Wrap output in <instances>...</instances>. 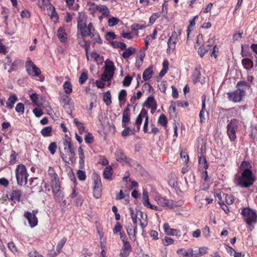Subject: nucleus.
<instances>
[{"label":"nucleus","instance_id":"39","mask_svg":"<svg viewBox=\"0 0 257 257\" xmlns=\"http://www.w3.org/2000/svg\"><path fill=\"white\" fill-rule=\"evenodd\" d=\"M63 89L66 94H70L72 91V86L69 81H66L63 84Z\"/></svg>","mask_w":257,"mask_h":257},{"label":"nucleus","instance_id":"59","mask_svg":"<svg viewBox=\"0 0 257 257\" xmlns=\"http://www.w3.org/2000/svg\"><path fill=\"white\" fill-rule=\"evenodd\" d=\"M17 156V154L15 152V151H14L13 150L12 151L11 154L10 156V158H11V159L10 161V164H14L15 163L16 161Z\"/></svg>","mask_w":257,"mask_h":257},{"label":"nucleus","instance_id":"5","mask_svg":"<svg viewBox=\"0 0 257 257\" xmlns=\"http://www.w3.org/2000/svg\"><path fill=\"white\" fill-rule=\"evenodd\" d=\"M104 71L101 76V79L104 81H109L112 78L115 70L112 61L107 59L104 62Z\"/></svg>","mask_w":257,"mask_h":257},{"label":"nucleus","instance_id":"11","mask_svg":"<svg viewBox=\"0 0 257 257\" xmlns=\"http://www.w3.org/2000/svg\"><path fill=\"white\" fill-rule=\"evenodd\" d=\"M155 200L157 201L159 205L162 207H167L172 208L177 206L173 200L167 199L160 196H156L155 197Z\"/></svg>","mask_w":257,"mask_h":257},{"label":"nucleus","instance_id":"57","mask_svg":"<svg viewBox=\"0 0 257 257\" xmlns=\"http://www.w3.org/2000/svg\"><path fill=\"white\" fill-rule=\"evenodd\" d=\"M29 257H44L35 249L31 250L28 254Z\"/></svg>","mask_w":257,"mask_h":257},{"label":"nucleus","instance_id":"60","mask_svg":"<svg viewBox=\"0 0 257 257\" xmlns=\"http://www.w3.org/2000/svg\"><path fill=\"white\" fill-rule=\"evenodd\" d=\"M132 78L129 76L124 77L122 82L123 85L125 86H128L132 82Z\"/></svg>","mask_w":257,"mask_h":257},{"label":"nucleus","instance_id":"18","mask_svg":"<svg viewBox=\"0 0 257 257\" xmlns=\"http://www.w3.org/2000/svg\"><path fill=\"white\" fill-rule=\"evenodd\" d=\"M163 229L165 233L169 235L180 236V231L176 229L171 228L168 223H165L163 225Z\"/></svg>","mask_w":257,"mask_h":257},{"label":"nucleus","instance_id":"58","mask_svg":"<svg viewBox=\"0 0 257 257\" xmlns=\"http://www.w3.org/2000/svg\"><path fill=\"white\" fill-rule=\"evenodd\" d=\"M93 136L91 134L87 133L85 136V142L87 144H91L93 142Z\"/></svg>","mask_w":257,"mask_h":257},{"label":"nucleus","instance_id":"62","mask_svg":"<svg viewBox=\"0 0 257 257\" xmlns=\"http://www.w3.org/2000/svg\"><path fill=\"white\" fill-rule=\"evenodd\" d=\"M50 177L51 180V185H56L59 183V179L57 177V174H55L53 176H51Z\"/></svg>","mask_w":257,"mask_h":257},{"label":"nucleus","instance_id":"52","mask_svg":"<svg viewBox=\"0 0 257 257\" xmlns=\"http://www.w3.org/2000/svg\"><path fill=\"white\" fill-rule=\"evenodd\" d=\"M66 241V238L64 237L58 243V244L57 245V247H56V249H57V250L58 252V253L60 252V251L61 250V249L63 247V246H64V244L65 243Z\"/></svg>","mask_w":257,"mask_h":257},{"label":"nucleus","instance_id":"33","mask_svg":"<svg viewBox=\"0 0 257 257\" xmlns=\"http://www.w3.org/2000/svg\"><path fill=\"white\" fill-rule=\"evenodd\" d=\"M129 210L134 224H137L138 222L139 221L138 219V211L135 212L132 208H130Z\"/></svg>","mask_w":257,"mask_h":257},{"label":"nucleus","instance_id":"25","mask_svg":"<svg viewBox=\"0 0 257 257\" xmlns=\"http://www.w3.org/2000/svg\"><path fill=\"white\" fill-rule=\"evenodd\" d=\"M57 36L61 42H64L67 40V35L64 29L62 27H60L57 31Z\"/></svg>","mask_w":257,"mask_h":257},{"label":"nucleus","instance_id":"4","mask_svg":"<svg viewBox=\"0 0 257 257\" xmlns=\"http://www.w3.org/2000/svg\"><path fill=\"white\" fill-rule=\"evenodd\" d=\"M29 174L25 165L20 164L16 169V176L17 184L19 186H23L27 183Z\"/></svg>","mask_w":257,"mask_h":257},{"label":"nucleus","instance_id":"41","mask_svg":"<svg viewBox=\"0 0 257 257\" xmlns=\"http://www.w3.org/2000/svg\"><path fill=\"white\" fill-rule=\"evenodd\" d=\"M74 123L77 126L78 131L80 134H82L84 132L85 127L82 122H79L76 118L74 119Z\"/></svg>","mask_w":257,"mask_h":257},{"label":"nucleus","instance_id":"46","mask_svg":"<svg viewBox=\"0 0 257 257\" xmlns=\"http://www.w3.org/2000/svg\"><path fill=\"white\" fill-rule=\"evenodd\" d=\"M158 123L162 126H166L167 123V119L164 114H161L158 119Z\"/></svg>","mask_w":257,"mask_h":257},{"label":"nucleus","instance_id":"15","mask_svg":"<svg viewBox=\"0 0 257 257\" xmlns=\"http://www.w3.org/2000/svg\"><path fill=\"white\" fill-rule=\"evenodd\" d=\"M10 196L9 200L15 203L21 201V198L23 196V192L20 189L13 188Z\"/></svg>","mask_w":257,"mask_h":257},{"label":"nucleus","instance_id":"42","mask_svg":"<svg viewBox=\"0 0 257 257\" xmlns=\"http://www.w3.org/2000/svg\"><path fill=\"white\" fill-rule=\"evenodd\" d=\"M149 198L148 192L146 190L143 192V203L146 207L147 205H149Z\"/></svg>","mask_w":257,"mask_h":257},{"label":"nucleus","instance_id":"23","mask_svg":"<svg viewBox=\"0 0 257 257\" xmlns=\"http://www.w3.org/2000/svg\"><path fill=\"white\" fill-rule=\"evenodd\" d=\"M17 100L18 97L16 94H12L10 95L6 102L7 106L9 109H12L14 107V104Z\"/></svg>","mask_w":257,"mask_h":257},{"label":"nucleus","instance_id":"51","mask_svg":"<svg viewBox=\"0 0 257 257\" xmlns=\"http://www.w3.org/2000/svg\"><path fill=\"white\" fill-rule=\"evenodd\" d=\"M147 25L143 24H134L131 26L133 30H143L146 28Z\"/></svg>","mask_w":257,"mask_h":257},{"label":"nucleus","instance_id":"21","mask_svg":"<svg viewBox=\"0 0 257 257\" xmlns=\"http://www.w3.org/2000/svg\"><path fill=\"white\" fill-rule=\"evenodd\" d=\"M202 152V149H201L200 152H199V153L200 154V156H198L199 164L201 168L207 169L208 167V164L205 157L203 155Z\"/></svg>","mask_w":257,"mask_h":257},{"label":"nucleus","instance_id":"63","mask_svg":"<svg viewBox=\"0 0 257 257\" xmlns=\"http://www.w3.org/2000/svg\"><path fill=\"white\" fill-rule=\"evenodd\" d=\"M180 156L185 163H187L189 162L188 155L185 151H181Z\"/></svg>","mask_w":257,"mask_h":257},{"label":"nucleus","instance_id":"56","mask_svg":"<svg viewBox=\"0 0 257 257\" xmlns=\"http://www.w3.org/2000/svg\"><path fill=\"white\" fill-rule=\"evenodd\" d=\"M56 149L57 145L55 143H51L48 147L49 151L52 155H54L55 154V153L56 152Z\"/></svg>","mask_w":257,"mask_h":257},{"label":"nucleus","instance_id":"44","mask_svg":"<svg viewBox=\"0 0 257 257\" xmlns=\"http://www.w3.org/2000/svg\"><path fill=\"white\" fill-rule=\"evenodd\" d=\"M64 150H69L70 149L73 148L71 143L70 139L68 138L66 139L63 142Z\"/></svg>","mask_w":257,"mask_h":257},{"label":"nucleus","instance_id":"28","mask_svg":"<svg viewBox=\"0 0 257 257\" xmlns=\"http://www.w3.org/2000/svg\"><path fill=\"white\" fill-rule=\"evenodd\" d=\"M84 36H82L81 35L80 37L78 36V43L79 44L85 49V52L87 53L88 51L90 45L88 44L84 39Z\"/></svg>","mask_w":257,"mask_h":257},{"label":"nucleus","instance_id":"48","mask_svg":"<svg viewBox=\"0 0 257 257\" xmlns=\"http://www.w3.org/2000/svg\"><path fill=\"white\" fill-rule=\"evenodd\" d=\"M70 100L71 98L68 95L62 96L60 100V102L63 105V106L69 104Z\"/></svg>","mask_w":257,"mask_h":257},{"label":"nucleus","instance_id":"47","mask_svg":"<svg viewBox=\"0 0 257 257\" xmlns=\"http://www.w3.org/2000/svg\"><path fill=\"white\" fill-rule=\"evenodd\" d=\"M119 22V20L118 18L116 17H112L108 19V25L109 27H113L115 25H116Z\"/></svg>","mask_w":257,"mask_h":257},{"label":"nucleus","instance_id":"53","mask_svg":"<svg viewBox=\"0 0 257 257\" xmlns=\"http://www.w3.org/2000/svg\"><path fill=\"white\" fill-rule=\"evenodd\" d=\"M78 178L80 181H84L86 179V175L84 171L79 170L77 173Z\"/></svg>","mask_w":257,"mask_h":257},{"label":"nucleus","instance_id":"9","mask_svg":"<svg viewBox=\"0 0 257 257\" xmlns=\"http://www.w3.org/2000/svg\"><path fill=\"white\" fill-rule=\"evenodd\" d=\"M64 153L61 152V158L65 162L73 163L75 161V153L74 148L64 150Z\"/></svg>","mask_w":257,"mask_h":257},{"label":"nucleus","instance_id":"64","mask_svg":"<svg viewBox=\"0 0 257 257\" xmlns=\"http://www.w3.org/2000/svg\"><path fill=\"white\" fill-rule=\"evenodd\" d=\"M226 202L228 204H232L234 201V197L231 195H226L225 196Z\"/></svg>","mask_w":257,"mask_h":257},{"label":"nucleus","instance_id":"13","mask_svg":"<svg viewBox=\"0 0 257 257\" xmlns=\"http://www.w3.org/2000/svg\"><path fill=\"white\" fill-rule=\"evenodd\" d=\"M214 40L212 38L209 39L198 49V53L201 57L204 56L205 54L211 49Z\"/></svg>","mask_w":257,"mask_h":257},{"label":"nucleus","instance_id":"43","mask_svg":"<svg viewBox=\"0 0 257 257\" xmlns=\"http://www.w3.org/2000/svg\"><path fill=\"white\" fill-rule=\"evenodd\" d=\"M162 243L165 246H168L169 245H171L174 244V240L168 236H165L164 239H163Z\"/></svg>","mask_w":257,"mask_h":257},{"label":"nucleus","instance_id":"55","mask_svg":"<svg viewBox=\"0 0 257 257\" xmlns=\"http://www.w3.org/2000/svg\"><path fill=\"white\" fill-rule=\"evenodd\" d=\"M87 79H88V75H87V73L83 72L81 74V75L79 78V82L80 84H82L86 81V80Z\"/></svg>","mask_w":257,"mask_h":257},{"label":"nucleus","instance_id":"8","mask_svg":"<svg viewBox=\"0 0 257 257\" xmlns=\"http://www.w3.org/2000/svg\"><path fill=\"white\" fill-rule=\"evenodd\" d=\"M180 34V30H179L178 34L175 31L172 33L171 36L169 38L167 42L168 48L167 50L169 53L172 52L175 49L176 45L178 40V37Z\"/></svg>","mask_w":257,"mask_h":257},{"label":"nucleus","instance_id":"49","mask_svg":"<svg viewBox=\"0 0 257 257\" xmlns=\"http://www.w3.org/2000/svg\"><path fill=\"white\" fill-rule=\"evenodd\" d=\"M126 91L124 89L121 90L118 93V100L120 102L125 101L126 96Z\"/></svg>","mask_w":257,"mask_h":257},{"label":"nucleus","instance_id":"38","mask_svg":"<svg viewBox=\"0 0 257 257\" xmlns=\"http://www.w3.org/2000/svg\"><path fill=\"white\" fill-rule=\"evenodd\" d=\"M130 120V112L128 108H126L123 111L122 122L123 123H126Z\"/></svg>","mask_w":257,"mask_h":257},{"label":"nucleus","instance_id":"40","mask_svg":"<svg viewBox=\"0 0 257 257\" xmlns=\"http://www.w3.org/2000/svg\"><path fill=\"white\" fill-rule=\"evenodd\" d=\"M98 11L104 16H108L109 15V10L108 8L104 5L99 6Z\"/></svg>","mask_w":257,"mask_h":257},{"label":"nucleus","instance_id":"17","mask_svg":"<svg viewBox=\"0 0 257 257\" xmlns=\"http://www.w3.org/2000/svg\"><path fill=\"white\" fill-rule=\"evenodd\" d=\"M102 184L100 179H97L94 182V186L93 187V196L98 199L101 196Z\"/></svg>","mask_w":257,"mask_h":257},{"label":"nucleus","instance_id":"16","mask_svg":"<svg viewBox=\"0 0 257 257\" xmlns=\"http://www.w3.org/2000/svg\"><path fill=\"white\" fill-rule=\"evenodd\" d=\"M70 199L71 201H73L76 206H81L83 202V199L78 192L73 188V191L70 196Z\"/></svg>","mask_w":257,"mask_h":257},{"label":"nucleus","instance_id":"31","mask_svg":"<svg viewBox=\"0 0 257 257\" xmlns=\"http://www.w3.org/2000/svg\"><path fill=\"white\" fill-rule=\"evenodd\" d=\"M136 132V131L134 128H131L129 127H125V129L122 131L121 135L122 137H126L135 135Z\"/></svg>","mask_w":257,"mask_h":257},{"label":"nucleus","instance_id":"54","mask_svg":"<svg viewBox=\"0 0 257 257\" xmlns=\"http://www.w3.org/2000/svg\"><path fill=\"white\" fill-rule=\"evenodd\" d=\"M160 15L159 13L153 14L149 19V25H151L154 23L157 18L160 17Z\"/></svg>","mask_w":257,"mask_h":257},{"label":"nucleus","instance_id":"34","mask_svg":"<svg viewBox=\"0 0 257 257\" xmlns=\"http://www.w3.org/2000/svg\"><path fill=\"white\" fill-rule=\"evenodd\" d=\"M103 100L107 105L111 103V95L109 91L105 92L103 95Z\"/></svg>","mask_w":257,"mask_h":257},{"label":"nucleus","instance_id":"32","mask_svg":"<svg viewBox=\"0 0 257 257\" xmlns=\"http://www.w3.org/2000/svg\"><path fill=\"white\" fill-rule=\"evenodd\" d=\"M116 160L120 162H123L126 160V156L120 150H117L115 152Z\"/></svg>","mask_w":257,"mask_h":257},{"label":"nucleus","instance_id":"10","mask_svg":"<svg viewBox=\"0 0 257 257\" xmlns=\"http://www.w3.org/2000/svg\"><path fill=\"white\" fill-rule=\"evenodd\" d=\"M26 69L27 73L33 76H38L41 73L40 69L31 60L26 62Z\"/></svg>","mask_w":257,"mask_h":257},{"label":"nucleus","instance_id":"22","mask_svg":"<svg viewBox=\"0 0 257 257\" xmlns=\"http://www.w3.org/2000/svg\"><path fill=\"white\" fill-rule=\"evenodd\" d=\"M145 103L147 106L151 108L153 110H156L157 109V104L154 97L152 95H151L148 97V99Z\"/></svg>","mask_w":257,"mask_h":257},{"label":"nucleus","instance_id":"37","mask_svg":"<svg viewBox=\"0 0 257 257\" xmlns=\"http://www.w3.org/2000/svg\"><path fill=\"white\" fill-rule=\"evenodd\" d=\"M52 131V128L51 126H46L41 130V133L45 137H49L51 136Z\"/></svg>","mask_w":257,"mask_h":257},{"label":"nucleus","instance_id":"1","mask_svg":"<svg viewBox=\"0 0 257 257\" xmlns=\"http://www.w3.org/2000/svg\"><path fill=\"white\" fill-rule=\"evenodd\" d=\"M251 165L247 162L243 161L240 166V173L235 176L234 183L240 187L248 188L252 185L255 181V177L251 171Z\"/></svg>","mask_w":257,"mask_h":257},{"label":"nucleus","instance_id":"50","mask_svg":"<svg viewBox=\"0 0 257 257\" xmlns=\"http://www.w3.org/2000/svg\"><path fill=\"white\" fill-rule=\"evenodd\" d=\"M15 110L18 113H24L25 110L24 104L21 102L18 103L15 107Z\"/></svg>","mask_w":257,"mask_h":257},{"label":"nucleus","instance_id":"61","mask_svg":"<svg viewBox=\"0 0 257 257\" xmlns=\"http://www.w3.org/2000/svg\"><path fill=\"white\" fill-rule=\"evenodd\" d=\"M8 247L9 248V249L14 253H15V252H18V250H17V248L15 244V243L13 242V241H11L10 242H9L8 244Z\"/></svg>","mask_w":257,"mask_h":257},{"label":"nucleus","instance_id":"3","mask_svg":"<svg viewBox=\"0 0 257 257\" xmlns=\"http://www.w3.org/2000/svg\"><path fill=\"white\" fill-rule=\"evenodd\" d=\"M241 214L243 216L244 220L249 225L248 229L252 231L254 228L252 224L257 222L256 212L249 208H245L242 209Z\"/></svg>","mask_w":257,"mask_h":257},{"label":"nucleus","instance_id":"6","mask_svg":"<svg viewBox=\"0 0 257 257\" xmlns=\"http://www.w3.org/2000/svg\"><path fill=\"white\" fill-rule=\"evenodd\" d=\"M238 121L236 119H231L227 125V134L231 142L236 139V133L238 128Z\"/></svg>","mask_w":257,"mask_h":257},{"label":"nucleus","instance_id":"24","mask_svg":"<svg viewBox=\"0 0 257 257\" xmlns=\"http://www.w3.org/2000/svg\"><path fill=\"white\" fill-rule=\"evenodd\" d=\"M201 69V68L200 66H199L198 67H197L194 70L193 73V81L194 83H196L198 81H200L201 82V83H203L204 82V80H201L200 79Z\"/></svg>","mask_w":257,"mask_h":257},{"label":"nucleus","instance_id":"14","mask_svg":"<svg viewBox=\"0 0 257 257\" xmlns=\"http://www.w3.org/2000/svg\"><path fill=\"white\" fill-rule=\"evenodd\" d=\"M148 115L147 110L145 108H142L140 113L138 115L135 120L134 125L137 126V131L139 132L140 130V126L142 123L143 119H145Z\"/></svg>","mask_w":257,"mask_h":257},{"label":"nucleus","instance_id":"26","mask_svg":"<svg viewBox=\"0 0 257 257\" xmlns=\"http://www.w3.org/2000/svg\"><path fill=\"white\" fill-rule=\"evenodd\" d=\"M153 73V71L152 68L148 67L146 69L143 73V78L144 81H146L152 77Z\"/></svg>","mask_w":257,"mask_h":257},{"label":"nucleus","instance_id":"29","mask_svg":"<svg viewBox=\"0 0 257 257\" xmlns=\"http://www.w3.org/2000/svg\"><path fill=\"white\" fill-rule=\"evenodd\" d=\"M104 178L111 179L112 175V169L110 166L105 167L103 173Z\"/></svg>","mask_w":257,"mask_h":257},{"label":"nucleus","instance_id":"30","mask_svg":"<svg viewBox=\"0 0 257 257\" xmlns=\"http://www.w3.org/2000/svg\"><path fill=\"white\" fill-rule=\"evenodd\" d=\"M169 112L171 117L176 118L177 117V111L176 110L175 104L173 102L171 103V104L169 108Z\"/></svg>","mask_w":257,"mask_h":257},{"label":"nucleus","instance_id":"36","mask_svg":"<svg viewBox=\"0 0 257 257\" xmlns=\"http://www.w3.org/2000/svg\"><path fill=\"white\" fill-rule=\"evenodd\" d=\"M78 154L79 156V164L82 167L84 165V154L83 149L81 147H79L78 149Z\"/></svg>","mask_w":257,"mask_h":257},{"label":"nucleus","instance_id":"20","mask_svg":"<svg viewBox=\"0 0 257 257\" xmlns=\"http://www.w3.org/2000/svg\"><path fill=\"white\" fill-rule=\"evenodd\" d=\"M51 186L54 198L56 200H60L61 198V192L60 190V183L56 185H52Z\"/></svg>","mask_w":257,"mask_h":257},{"label":"nucleus","instance_id":"12","mask_svg":"<svg viewBox=\"0 0 257 257\" xmlns=\"http://www.w3.org/2000/svg\"><path fill=\"white\" fill-rule=\"evenodd\" d=\"M24 216L27 219L29 224L31 228H33L38 225V220L35 214H32L28 211H25Z\"/></svg>","mask_w":257,"mask_h":257},{"label":"nucleus","instance_id":"19","mask_svg":"<svg viewBox=\"0 0 257 257\" xmlns=\"http://www.w3.org/2000/svg\"><path fill=\"white\" fill-rule=\"evenodd\" d=\"M138 219L140 221V224L143 230L147 226V215L141 211H138Z\"/></svg>","mask_w":257,"mask_h":257},{"label":"nucleus","instance_id":"7","mask_svg":"<svg viewBox=\"0 0 257 257\" xmlns=\"http://www.w3.org/2000/svg\"><path fill=\"white\" fill-rule=\"evenodd\" d=\"M244 94V90L238 88L233 92H228V98L229 101L233 102H239L241 101Z\"/></svg>","mask_w":257,"mask_h":257},{"label":"nucleus","instance_id":"27","mask_svg":"<svg viewBox=\"0 0 257 257\" xmlns=\"http://www.w3.org/2000/svg\"><path fill=\"white\" fill-rule=\"evenodd\" d=\"M243 67L247 70H250L253 66V61L249 58H244L241 61Z\"/></svg>","mask_w":257,"mask_h":257},{"label":"nucleus","instance_id":"2","mask_svg":"<svg viewBox=\"0 0 257 257\" xmlns=\"http://www.w3.org/2000/svg\"><path fill=\"white\" fill-rule=\"evenodd\" d=\"M87 18V15L84 13H79L77 19L78 32L82 36L89 37L95 42L101 44L102 41L98 33L94 29L92 23L90 22L88 25H86Z\"/></svg>","mask_w":257,"mask_h":257},{"label":"nucleus","instance_id":"45","mask_svg":"<svg viewBox=\"0 0 257 257\" xmlns=\"http://www.w3.org/2000/svg\"><path fill=\"white\" fill-rule=\"evenodd\" d=\"M183 255L186 257H196L198 255V253H194V251L192 249H189L186 250H184Z\"/></svg>","mask_w":257,"mask_h":257},{"label":"nucleus","instance_id":"35","mask_svg":"<svg viewBox=\"0 0 257 257\" xmlns=\"http://www.w3.org/2000/svg\"><path fill=\"white\" fill-rule=\"evenodd\" d=\"M135 52V49L133 47H130L128 49H126L124 50V51L122 54V56L124 58H128L132 55H133Z\"/></svg>","mask_w":257,"mask_h":257}]
</instances>
